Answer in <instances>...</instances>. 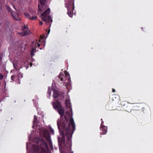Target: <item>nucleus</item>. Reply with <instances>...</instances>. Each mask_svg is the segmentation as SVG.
<instances>
[{"instance_id":"30","label":"nucleus","mask_w":153,"mask_h":153,"mask_svg":"<svg viewBox=\"0 0 153 153\" xmlns=\"http://www.w3.org/2000/svg\"><path fill=\"white\" fill-rule=\"evenodd\" d=\"M19 84H20V81H19Z\"/></svg>"},{"instance_id":"26","label":"nucleus","mask_w":153,"mask_h":153,"mask_svg":"<svg viewBox=\"0 0 153 153\" xmlns=\"http://www.w3.org/2000/svg\"><path fill=\"white\" fill-rule=\"evenodd\" d=\"M43 24V22L42 21H40L39 22V25H42Z\"/></svg>"},{"instance_id":"20","label":"nucleus","mask_w":153,"mask_h":153,"mask_svg":"<svg viewBox=\"0 0 153 153\" xmlns=\"http://www.w3.org/2000/svg\"><path fill=\"white\" fill-rule=\"evenodd\" d=\"M35 51V48H33L32 49L31 53L32 56H33V55Z\"/></svg>"},{"instance_id":"4","label":"nucleus","mask_w":153,"mask_h":153,"mask_svg":"<svg viewBox=\"0 0 153 153\" xmlns=\"http://www.w3.org/2000/svg\"><path fill=\"white\" fill-rule=\"evenodd\" d=\"M56 79L58 82H64V85L66 87L68 85L71 81L69 74L66 72H65V74L60 73Z\"/></svg>"},{"instance_id":"1","label":"nucleus","mask_w":153,"mask_h":153,"mask_svg":"<svg viewBox=\"0 0 153 153\" xmlns=\"http://www.w3.org/2000/svg\"><path fill=\"white\" fill-rule=\"evenodd\" d=\"M58 128L60 131V136L58 137L59 146L60 153H73L71 151V138L73 132L75 129L74 121L72 118L70 119L69 123L66 121L62 122L61 126L65 130H60V126L58 123Z\"/></svg>"},{"instance_id":"12","label":"nucleus","mask_w":153,"mask_h":153,"mask_svg":"<svg viewBox=\"0 0 153 153\" xmlns=\"http://www.w3.org/2000/svg\"><path fill=\"white\" fill-rule=\"evenodd\" d=\"M11 15L13 19L16 20H18L20 19L19 17L18 14L16 12H11Z\"/></svg>"},{"instance_id":"17","label":"nucleus","mask_w":153,"mask_h":153,"mask_svg":"<svg viewBox=\"0 0 153 153\" xmlns=\"http://www.w3.org/2000/svg\"><path fill=\"white\" fill-rule=\"evenodd\" d=\"M32 20H35L37 19V16H33L31 17L30 16V18H29Z\"/></svg>"},{"instance_id":"25","label":"nucleus","mask_w":153,"mask_h":153,"mask_svg":"<svg viewBox=\"0 0 153 153\" xmlns=\"http://www.w3.org/2000/svg\"><path fill=\"white\" fill-rule=\"evenodd\" d=\"M7 8L8 11H10L11 8L10 7L7 6Z\"/></svg>"},{"instance_id":"8","label":"nucleus","mask_w":153,"mask_h":153,"mask_svg":"<svg viewBox=\"0 0 153 153\" xmlns=\"http://www.w3.org/2000/svg\"><path fill=\"white\" fill-rule=\"evenodd\" d=\"M47 0H39L40 6L39 4V11L42 12L47 8L46 2Z\"/></svg>"},{"instance_id":"16","label":"nucleus","mask_w":153,"mask_h":153,"mask_svg":"<svg viewBox=\"0 0 153 153\" xmlns=\"http://www.w3.org/2000/svg\"><path fill=\"white\" fill-rule=\"evenodd\" d=\"M53 90V89H52V88H48L47 93L49 95V97H48V98L50 97L51 93V92Z\"/></svg>"},{"instance_id":"13","label":"nucleus","mask_w":153,"mask_h":153,"mask_svg":"<svg viewBox=\"0 0 153 153\" xmlns=\"http://www.w3.org/2000/svg\"><path fill=\"white\" fill-rule=\"evenodd\" d=\"M100 129L102 131V132H101L100 133V134H105L107 132V128L105 126H102V127H100Z\"/></svg>"},{"instance_id":"14","label":"nucleus","mask_w":153,"mask_h":153,"mask_svg":"<svg viewBox=\"0 0 153 153\" xmlns=\"http://www.w3.org/2000/svg\"><path fill=\"white\" fill-rule=\"evenodd\" d=\"M53 97L54 98H57L59 96L58 91L55 89H53Z\"/></svg>"},{"instance_id":"10","label":"nucleus","mask_w":153,"mask_h":153,"mask_svg":"<svg viewBox=\"0 0 153 153\" xmlns=\"http://www.w3.org/2000/svg\"><path fill=\"white\" fill-rule=\"evenodd\" d=\"M46 38L45 36L44 35H41L40 37H39V47L41 44V43H42L43 46H45V42Z\"/></svg>"},{"instance_id":"15","label":"nucleus","mask_w":153,"mask_h":153,"mask_svg":"<svg viewBox=\"0 0 153 153\" xmlns=\"http://www.w3.org/2000/svg\"><path fill=\"white\" fill-rule=\"evenodd\" d=\"M65 105L67 108H69L70 107L71 109H72L70 105L71 103L69 99H67L65 101Z\"/></svg>"},{"instance_id":"24","label":"nucleus","mask_w":153,"mask_h":153,"mask_svg":"<svg viewBox=\"0 0 153 153\" xmlns=\"http://www.w3.org/2000/svg\"><path fill=\"white\" fill-rule=\"evenodd\" d=\"M3 78V76L2 75L0 74V80L2 79Z\"/></svg>"},{"instance_id":"23","label":"nucleus","mask_w":153,"mask_h":153,"mask_svg":"<svg viewBox=\"0 0 153 153\" xmlns=\"http://www.w3.org/2000/svg\"><path fill=\"white\" fill-rule=\"evenodd\" d=\"M15 78V76L14 75H12L11 76V79L13 81H14Z\"/></svg>"},{"instance_id":"5","label":"nucleus","mask_w":153,"mask_h":153,"mask_svg":"<svg viewBox=\"0 0 153 153\" xmlns=\"http://www.w3.org/2000/svg\"><path fill=\"white\" fill-rule=\"evenodd\" d=\"M74 0H68V2L65 3V7L68 9L67 14L70 17L73 16L72 12L74 9Z\"/></svg>"},{"instance_id":"31","label":"nucleus","mask_w":153,"mask_h":153,"mask_svg":"<svg viewBox=\"0 0 153 153\" xmlns=\"http://www.w3.org/2000/svg\"><path fill=\"white\" fill-rule=\"evenodd\" d=\"M40 48V49L41 50L42 49V48Z\"/></svg>"},{"instance_id":"11","label":"nucleus","mask_w":153,"mask_h":153,"mask_svg":"<svg viewBox=\"0 0 153 153\" xmlns=\"http://www.w3.org/2000/svg\"><path fill=\"white\" fill-rule=\"evenodd\" d=\"M114 103L113 102L108 103L106 106V109L108 110H113V107Z\"/></svg>"},{"instance_id":"7","label":"nucleus","mask_w":153,"mask_h":153,"mask_svg":"<svg viewBox=\"0 0 153 153\" xmlns=\"http://www.w3.org/2000/svg\"><path fill=\"white\" fill-rule=\"evenodd\" d=\"M39 134L42 137H45L48 141H49L50 139V134L48 131L47 129H44L41 131L39 128Z\"/></svg>"},{"instance_id":"19","label":"nucleus","mask_w":153,"mask_h":153,"mask_svg":"<svg viewBox=\"0 0 153 153\" xmlns=\"http://www.w3.org/2000/svg\"><path fill=\"white\" fill-rule=\"evenodd\" d=\"M49 131L51 133H52L53 134H54V131L51 127H50L49 128Z\"/></svg>"},{"instance_id":"18","label":"nucleus","mask_w":153,"mask_h":153,"mask_svg":"<svg viewBox=\"0 0 153 153\" xmlns=\"http://www.w3.org/2000/svg\"><path fill=\"white\" fill-rule=\"evenodd\" d=\"M37 120V117H36V116H34V120L33 121V123L34 125L36 124Z\"/></svg>"},{"instance_id":"28","label":"nucleus","mask_w":153,"mask_h":153,"mask_svg":"<svg viewBox=\"0 0 153 153\" xmlns=\"http://www.w3.org/2000/svg\"><path fill=\"white\" fill-rule=\"evenodd\" d=\"M68 113V114H69L68 116L69 117H70V114H69L70 113H69V112H66V114H67Z\"/></svg>"},{"instance_id":"9","label":"nucleus","mask_w":153,"mask_h":153,"mask_svg":"<svg viewBox=\"0 0 153 153\" xmlns=\"http://www.w3.org/2000/svg\"><path fill=\"white\" fill-rule=\"evenodd\" d=\"M23 31V33H21L20 34L22 36H25L29 34L30 33V31L28 29V27L24 26L22 28Z\"/></svg>"},{"instance_id":"3","label":"nucleus","mask_w":153,"mask_h":153,"mask_svg":"<svg viewBox=\"0 0 153 153\" xmlns=\"http://www.w3.org/2000/svg\"><path fill=\"white\" fill-rule=\"evenodd\" d=\"M50 12V9L49 8H48L47 10L42 13L40 16V17L42 18V20L44 22H46V24L49 25V29L48 30V34L50 32V27L51 25V24L52 22V20L51 19L50 16H49V14Z\"/></svg>"},{"instance_id":"21","label":"nucleus","mask_w":153,"mask_h":153,"mask_svg":"<svg viewBox=\"0 0 153 153\" xmlns=\"http://www.w3.org/2000/svg\"><path fill=\"white\" fill-rule=\"evenodd\" d=\"M25 15L27 17V18H30V16H29V14L28 13H24Z\"/></svg>"},{"instance_id":"6","label":"nucleus","mask_w":153,"mask_h":153,"mask_svg":"<svg viewBox=\"0 0 153 153\" xmlns=\"http://www.w3.org/2000/svg\"><path fill=\"white\" fill-rule=\"evenodd\" d=\"M47 148L48 145L45 141L39 137V150H41L39 153H47L46 149Z\"/></svg>"},{"instance_id":"22","label":"nucleus","mask_w":153,"mask_h":153,"mask_svg":"<svg viewBox=\"0 0 153 153\" xmlns=\"http://www.w3.org/2000/svg\"><path fill=\"white\" fill-rule=\"evenodd\" d=\"M33 153H38V150L37 149H34V152Z\"/></svg>"},{"instance_id":"2","label":"nucleus","mask_w":153,"mask_h":153,"mask_svg":"<svg viewBox=\"0 0 153 153\" xmlns=\"http://www.w3.org/2000/svg\"><path fill=\"white\" fill-rule=\"evenodd\" d=\"M53 107L54 108L58 109V111L59 115H60L61 119L59 122H57V125L58 126V123L60 126V130H63L64 131V133L65 132V130L63 129L61 126L62 122L65 121H67V124L69 123L70 121V119L71 118H73L72 117L70 118L69 121L68 119L67 118L66 116H64V119H62V117L64 116L65 113V110L62 108V106L58 100H56V101L53 102L52 103ZM74 120V119H73ZM74 121V120H73Z\"/></svg>"},{"instance_id":"29","label":"nucleus","mask_w":153,"mask_h":153,"mask_svg":"<svg viewBox=\"0 0 153 153\" xmlns=\"http://www.w3.org/2000/svg\"><path fill=\"white\" fill-rule=\"evenodd\" d=\"M115 91V90L113 88L112 89V92H114Z\"/></svg>"},{"instance_id":"27","label":"nucleus","mask_w":153,"mask_h":153,"mask_svg":"<svg viewBox=\"0 0 153 153\" xmlns=\"http://www.w3.org/2000/svg\"><path fill=\"white\" fill-rule=\"evenodd\" d=\"M103 123H104V122L102 121L101 122L100 127H102V126H103V125H102L103 124Z\"/></svg>"}]
</instances>
